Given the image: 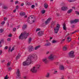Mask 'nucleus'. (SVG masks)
<instances>
[{
  "label": "nucleus",
  "instance_id": "obj_1",
  "mask_svg": "<svg viewBox=\"0 0 79 79\" xmlns=\"http://www.w3.org/2000/svg\"><path fill=\"white\" fill-rule=\"evenodd\" d=\"M40 64H36L32 67L31 71L32 73H37V70H39L40 69Z\"/></svg>",
  "mask_w": 79,
  "mask_h": 79
},
{
  "label": "nucleus",
  "instance_id": "obj_2",
  "mask_svg": "<svg viewBox=\"0 0 79 79\" xmlns=\"http://www.w3.org/2000/svg\"><path fill=\"white\" fill-rule=\"evenodd\" d=\"M28 35L29 34L27 33L26 31H24V32H22L19 36V40L21 39V40H23L24 39H27Z\"/></svg>",
  "mask_w": 79,
  "mask_h": 79
},
{
  "label": "nucleus",
  "instance_id": "obj_3",
  "mask_svg": "<svg viewBox=\"0 0 79 79\" xmlns=\"http://www.w3.org/2000/svg\"><path fill=\"white\" fill-rule=\"evenodd\" d=\"M35 18H33V16L31 15L27 19V22L30 24H32L35 22Z\"/></svg>",
  "mask_w": 79,
  "mask_h": 79
},
{
  "label": "nucleus",
  "instance_id": "obj_4",
  "mask_svg": "<svg viewBox=\"0 0 79 79\" xmlns=\"http://www.w3.org/2000/svg\"><path fill=\"white\" fill-rule=\"evenodd\" d=\"M60 27V25L59 24H57L56 27L54 28V32L55 33H58Z\"/></svg>",
  "mask_w": 79,
  "mask_h": 79
},
{
  "label": "nucleus",
  "instance_id": "obj_5",
  "mask_svg": "<svg viewBox=\"0 0 79 79\" xmlns=\"http://www.w3.org/2000/svg\"><path fill=\"white\" fill-rule=\"evenodd\" d=\"M16 74L17 76L16 77L17 79H20L21 78V77H20V72L19 70V69H18L16 73Z\"/></svg>",
  "mask_w": 79,
  "mask_h": 79
},
{
  "label": "nucleus",
  "instance_id": "obj_6",
  "mask_svg": "<svg viewBox=\"0 0 79 79\" xmlns=\"http://www.w3.org/2000/svg\"><path fill=\"white\" fill-rule=\"evenodd\" d=\"M26 61L27 62V63H28V64H30L31 63V62H32V59L31 58V57L29 56L28 57V59Z\"/></svg>",
  "mask_w": 79,
  "mask_h": 79
},
{
  "label": "nucleus",
  "instance_id": "obj_7",
  "mask_svg": "<svg viewBox=\"0 0 79 79\" xmlns=\"http://www.w3.org/2000/svg\"><path fill=\"white\" fill-rule=\"evenodd\" d=\"M29 56L31 57V58L32 59L33 58L35 60H36L37 59V56L36 54H34L32 56Z\"/></svg>",
  "mask_w": 79,
  "mask_h": 79
},
{
  "label": "nucleus",
  "instance_id": "obj_8",
  "mask_svg": "<svg viewBox=\"0 0 79 79\" xmlns=\"http://www.w3.org/2000/svg\"><path fill=\"white\" fill-rule=\"evenodd\" d=\"M69 56L70 58H73L74 57V52L71 51L69 54Z\"/></svg>",
  "mask_w": 79,
  "mask_h": 79
},
{
  "label": "nucleus",
  "instance_id": "obj_9",
  "mask_svg": "<svg viewBox=\"0 0 79 79\" xmlns=\"http://www.w3.org/2000/svg\"><path fill=\"white\" fill-rule=\"evenodd\" d=\"M54 57H55L54 55L53 54H51L49 56L48 58L49 60H54Z\"/></svg>",
  "mask_w": 79,
  "mask_h": 79
},
{
  "label": "nucleus",
  "instance_id": "obj_10",
  "mask_svg": "<svg viewBox=\"0 0 79 79\" xmlns=\"http://www.w3.org/2000/svg\"><path fill=\"white\" fill-rule=\"evenodd\" d=\"M34 47L32 46L29 47L28 48L29 52H32V51H34Z\"/></svg>",
  "mask_w": 79,
  "mask_h": 79
},
{
  "label": "nucleus",
  "instance_id": "obj_11",
  "mask_svg": "<svg viewBox=\"0 0 79 79\" xmlns=\"http://www.w3.org/2000/svg\"><path fill=\"white\" fill-rule=\"evenodd\" d=\"M44 31H40L38 33V34L39 36H42L44 34Z\"/></svg>",
  "mask_w": 79,
  "mask_h": 79
},
{
  "label": "nucleus",
  "instance_id": "obj_12",
  "mask_svg": "<svg viewBox=\"0 0 79 79\" xmlns=\"http://www.w3.org/2000/svg\"><path fill=\"white\" fill-rule=\"evenodd\" d=\"M68 9V8L67 6H63L61 8V10L62 11H66Z\"/></svg>",
  "mask_w": 79,
  "mask_h": 79
},
{
  "label": "nucleus",
  "instance_id": "obj_13",
  "mask_svg": "<svg viewBox=\"0 0 79 79\" xmlns=\"http://www.w3.org/2000/svg\"><path fill=\"white\" fill-rule=\"evenodd\" d=\"M43 61L44 63H45V64H47L48 63V60H47V58H45L43 59Z\"/></svg>",
  "mask_w": 79,
  "mask_h": 79
},
{
  "label": "nucleus",
  "instance_id": "obj_14",
  "mask_svg": "<svg viewBox=\"0 0 79 79\" xmlns=\"http://www.w3.org/2000/svg\"><path fill=\"white\" fill-rule=\"evenodd\" d=\"M40 47V45H39L38 46H35L34 48V50H37Z\"/></svg>",
  "mask_w": 79,
  "mask_h": 79
},
{
  "label": "nucleus",
  "instance_id": "obj_15",
  "mask_svg": "<svg viewBox=\"0 0 79 79\" xmlns=\"http://www.w3.org/2000/svg\"><path fill=\"white\" fill-rule=\"evenodd\" d=\"M51 20V18H48L47 20L45 22L46 24H48V23H50V21Z\"/></svg>",
  "mask_w": 79,
  "mask_h": 79
},
{
  "label": "nucleus",
  "instance_id": "obj_16",
  "mask_svg": "<svg viewBox=\"0 0 79 79\" xmlns=\"http://www.w3.org/2000/svg\"><path fill=\"white\" fill-rule=\"evenodd\" d=\"M59 69L60 70H63L64 69V66L62 65H61L59 67Z\"/></svg>",
  "mask_w": 79,
  "mask_h": 79
},
{
  "label": "nucleus",
  "instance_id": "obj_17",
  "mask_svg": "<svg viewBox=\"0 0 79 79\" xmlns=\"http://www.w3.org/2000/svg\"><path fill=\"white\" fill-rule=\"evenodd\" d=\"M71 38L70 37H68L67 38V42H71Z\"/></svg>",
  "mask_w": 79,
  "mask_h": 79
},
{
  "label": "nucleus",
  "instance_id": "obj_18",
  "mask_svg": "<svg viewBox=\"0 0 79 79\" xmlns=\"http://www.w3.org/2000/svg\"><path fill=\"white\" fill-rule=\"evenodd\" d=\"M28 65L29 64L27 63V62L26 60V61H24L23 63V66H26V65Z\"/></svg>",
  "mask_w": 79,
  "mask_h": 79
},
{
  "label": "nucleus",
  "instance_id": "obj_19",
  "mask_svg": "<svg viewBox=\"0 0 79 79\" xmlns=\"http://www.w3.org/2000/svg\"><path fill=\"white\" fill-rule=\"evenodd\" d=\"M20 56H21V55L20 54H19L17 55V56L16 57V60H17L18 59H19V58H20Z\"/></svg>",
  "mask_w": 79,
  "mask_h": 79
},
{
  "label": "nucleus",
  "instance_id": "obj_20",
  "mask_svg": "<svg viewBox=\"0 0 79 79\" xmlns=\"http://www.w3.org/2000/svg\"><path fill=\"white\" fill-rule=\"evenodd\" d=\"M63 29L64 30H66V24L65 23H64L63 24Z\"/></svg>",
  "mask_w": 79,
  "mask_h": 79
},
{
  "label": "nucleus",
  "instance_id": "obj_21",
  "mask_svg": "<svg viewBox=\"0 0 79 79\" xmlns=\"http://www.w3.org/2000/svg\"><path fill=\"white\" fill-rule=\"evenodd\" d=\"M50 43H47V44H45L44 45V46H50Z\"/></svg>",
  "mask_w": 79,
  "mask_h": 79
},
{
  "label": "nucleus",
  "instance_id": "obj_22",
  "mask_svg": "<svg viewBox=\"0 0 79 79\" xmlns=\"http://www.w3.org/2000/svg\"><path fill=\"white\" fill-rule=\"evenodd\" d=\"M55 25V22H52V23L51 24V27L52 28V27H53V26Z\"/></svg>",
  "mask_w": 79,
  "mask_h": 79
},
{
  "label": "nucleus",
  "instance_id": "obj_23",
  "mask_svg": "<svg viewBox=\"0 0 79 79\" xmlns=\"http://www.w3.org/2000/svg\"><path fill=\"white\" fill-rule=\"evenodd\" d=\"M31 41H32V38H29L28 39V43L30 44L31 42Z\"/></svg>",
  "mask_w": 79,
  "mask_h": 79
},
{
  "label": "nucleus",
  "instance_id": "obj_24",
  "mask_svg": "<svg viewBox=\"0 0 79 79\" xmlns=\"http://www.w3.org/2000/svg\"><path fill=\"white\" fill-rule=\"evenodd\" d=\"M72 11H73V9H70L69 10L67 11V13H68L69 14L70 13H71V12H72Z\"/></svg>",
  "mask_w": 79,
  "mask_h": 79
},
{
  "label": "nucleus",
  "instance_id": "obj_25",
  "mask_svg": "<svg viewBox=\"0 0 79 79\" xmlns=\"http://www.w3.org/2000/svg\"><path fill=\"white\" fill-rule=\"evenodd\" d=\"M22 28L23 29H26V27H27V25H24L22 26Z\"/></svg>",
  "mask_w": 79,
  "mask_h": 79
},
{
  "label": "nucleus",
  "instance_id": "obj_26",
  "mask_svg": "<svg viewBox=\"0 0 79 79\" xmlns=\"http://www.w3.org/2000/svg\"><path fill=\"white\" fill-rule=\"evenodd\" d=\"M66 50H67V48H66V46H64L63 47V50H64V51H66Z\"/></svg>",
  "mask_w": 79,
  "mask_h": 79
},
{
  "label": "nucleus",
  "instance_id": "obj_27",
  "mask_svg": "<svg viewBox=\"0 0 79 79\" xmlns=\"http://www.w3.org/2000/svg\"><path fill=\"white\" fill-rule=\"evenodd\" d=\"M20 16H24L25 15V13L24 12H22L20 13Z\"/></svg>",
  "mask_w": 79,
  "mask_h": 79
},
{
  "label": "nucleus",
  "instance_id": "obj_28",
  "mask_svg": "<svg viewBox=\"0 0 79 79\" xmlns=\"http://www.w3.org/2000/svg\"><path fill=\"white\" fill-rule=\"evenodd\" d=\"M49 76H50V73H48L46 76V77H49Z\"/></svg>",
  "mask_w": 79,
  "mask_h": 79
},
{
  "label": "nucleus",
  "instance_id": "obj_29",
  "mask_svg": "<svg viewBox=\"0 0 79 79\" xmlns=\"http://www.w3.org/2000/svg\"><path fill=\"white\" fill-rule=\"evenodd\" d=\"M44 6L45 8H47L48 7V5L47 4H45L44 5Z\"/></svg>",
  "mask_w": 79,
  "mask_h": 79
},
{
  "label": "nucleus",
  "instance_id": "obj_30",
  "mask_svg": "<svg viewBox=\"0 0 79 79\" xmlns=\"http://www.w3.org/2000/svg\"><path fill=\"white\" fill-rule=\"evenodd\" d=\"M75 23H77V22H79V19H76L74 20Z\"/></svg>",
  "mask_w": 79,
  "mask_h": 79
},
{
  "label": "nucleus",
  "instance_id": "obj_31",
  "mask_svg": "<svg viewBox=\"0 0 79 79\" xmlns=\"http://www.w3.org/2000/svg\"><path fill=\"white\" fill-rule=\"evenodd\" d=\"M41 13L42 14H44L45 13V10H43L41 11Z\"/></svg>",
  "mask_w": 79,
  "mask_h": 79
},
{
  "label": "nucleus",
  "instance_id": "obj_32",
  "mask_svg": "<svg viewBox=\"0 0 79 79\" xmlns=\"http://www.w3.org/2000/svg\"><path fill=\"white\" fill-rule=\"evenodd\" d=\"M68 2H74L76 0H67Z\"/></svg>",
  "mask_w": 79,
  "mask_h": 79
},
{
  "label": "nucleus",
  "instance_id": "obj_33",
  "mask_svg": "<svg viewBox=\"0 0 79 79\" xmlns=\"http://www.w3.org/2000/svg\"><path fill=\"white\" fill-rule=\"evenodd\" d=\"M0 42L1 43H3L4 42V40H3V39L1 40Z\"/></svg>",
  "mask_w": 79,
  "mask_h": 79
},
{
  "label": "nucleus",
  "instance_id": "obj_34",
  "mask_svg": "<svg viewBox=\"0 0 79 79\" xmlns=\"http://www.w3.org/2000/svg\"><path fill=\"white\" fill-rule=\"evenodd\" d=\"M73 23H75V21L74 20H72L71 21V24H73Z\"/></svg>",
  "mask_w": 79,
  "mask_h": 79
},
{
  "label": "nucleus",
  "instance_id": "obj_35",
  "mask_svg": "<svg viewBox=\"0 0 79 79\" xmlns=\"http://www.w3.org/2000/svg\"><path fill=\"white\" fill-rule=\"evenodd\" d=\"M52 43H53V44H55V43H56V40H53L52 42Z\"/></svg>",
  "mask_w": 79,
  "mask_h": 79
},
{
  "label": "nucleus",
  "instance_id": "obj_36",
  "mask_svg": "<svg viewBox=\"0 0 79 79\" xmlns=\"http://www.w3.org/2000/svg\"><path fill=\"white\" fill-rule=\"evenodd\" d=\"M3 8L4 9H5L6 10L8 8V7L6 6H4Z\"/></svg>",
  "mask_w": 79,
  "mask_h": 79
},
{
  "label": "nucleus",
  "instance_id": "obj_37",
  "mask_svg": "<svg viewBox=\"0 0 79 79\" xmlns=\"http://www.w3.org/2000/svg\"><path fill=\"white\" fill-rule=\"evenodd\" d=\"M8 75H6V76L4 77V79H8L9 77H7Z\"/></svg>",
  "mask_w": 79,
  "mask_h": 79
},
{
  "label": "nucleus",
  "instance_id": "obj_38",
  "mask_svg": "<svg viewBox=\"0 0 79 79\" xmlns=\"http://www.w3.org/2000/svg\"><path fill=\"white\" fill-rule=\"evenodd\" d=\"M65 40V39H63L61 42V44H63L64 42V41Z\"/></svg>",
  "mask_w": 79,
  "mask_h": 79
},
{
  "label": "nucleus",
  "instance_id": "obj_39",
  "mask_svg": "<svg viewBox=\"0 0 79 79\" xmlns=\"http://www.w3.org/2000/svg\"><path fill=\"white\" fill-rule=\"evenodd\" d=\"M40 31V28H37L36 29V31L37 32V31Z\"/></svg>",
  "mask_w": 79,
  "mask_h": 79
},
{
  "label": "nucleus",
  "instance_id": "obj_40",
  "mask_svg": "<svg viewBox=\"0 0 79 79\" xmlns=\"http://www.w3.org/2000/svg\"><path fill=\"white\" fill-rule=\"evenodd\" d=\"M75 14H77V15H79V12L76 11H75Z\"/></svg>",
  "mask_w": 79,
  "mask_h": 79
},
{
  "label": "nucleus",
  "instance_id": "obj_41",
  "mask_svg": "<svg viewBox=\"0 0 79 79\" xmlns=\"http://www.w3.org/2000/svg\"><path fill=\"white\" fill-rule=\"evenodd\" d=\"M14 50H15V48H14V47H13L11 50H10V52H13V51Z\"/></svg>",
  "mask_w": 79,
  "mask_h": 79
},
{
  "label": "nucleus",
  "instance_id": "obj_42",
  "mask_svg": "<svg viewBox=\"0 0 79 79\" xmlns=\"http://www.w3.org/2000/svg\"><path fill=\"white\" fill-rule=\"evenodd\" d=\"M3 29H0V32L1 33L3 32Z\"/></svg>",
  "mask_w": 79,
  "mask_h": 79
},
{
  "label": "nucleus",
  "instance_id": "obj_43",
  "mask_svg": "<svg viewBox=\"0 0 79 79\" xmlns=\"http://www.w3.org/2000/svg\"><path fill=\"white\" fill-rule=\"evenodd\" d=\"M10 63H11L10 62H8V63H7V66H10Z\"/></svg>",
  "mask_w": 79,
  "mask_h": 79
},
{
  "label": "nucleus",
  "instance_id": "obj_44",
  "mask_svg": "<svg viewBox=\"0 0 79 79\" xmlns=\"http://www.w3.org/2000/svg\"><path fill=\"white\" fill-rule=\"evenodd\" d=\"M77 31H74L73 32H72L71 33V34H74V33H76V32H77Z\"/></svg>",
  "mask_w": 79,
  "mask_h": 79
},
{
  "label": "nucleus",
  "instance_id": "obj_45",
  "mask_svg": "<svg viewBox=\"0 0 79 79\" xmlns=\"http://www.w3.org/2000/svg\"><path fill=\"white\" fill-rule=\"evenodd\" d=\"M19 8V6H16V9H17V10H18Z\"/></svg>",
  "mask_w": 79,
  "mask_h": 79
},
{
  "label": "nucleus",
  "instance_id": "obj_46",
  "mask_svg": "<svg viewBox=\"0 0 79 79\" xmlns=\"http://www.w3.org/2000/svg\"><path fill=\"white\" fill-rule=\"evenodd\" d=\"M31 7L32 8H33L35 7V6H34V5H32L31 6Z\"/></svg>",
  "mask_w": 79,
  "mask_h": 79
},
{
  "label": "nucleus",
  "instance_id": "obj_47",
  "mask_svg": "<svg viewBox=\"0 0 79 79\" xmlns=\"http://www.w3.org/2000/svg\"><path fill=\"white\" fill-rule=\"evenodd\" d=\"M11 68L9 67L8 69V71H11Z\"/></svg>",
  "mask_w": 79,
  "mask_h": 79
},
{
  "label": "nucleus",
  "instance_id": "obj_48",
  "mask_svg": "<svg viewBox=\"0 0 79 79\" xmlns=\"http://www.w3.org/2000/svg\"><path fill=\"white\" fill-rule=\"evenodd\" d=\"M57 72H58L57 71L55 70L54 71V74H56V73H57Z\"/></svg>",
  "mask_w": 79,
  "mask_h": 79
},
{
  "label": "nucleus",
  "instance_id": "obj_49",
  "mask_svg": "<svg viewBox=\"0 0 79 79\" xmlns=\"http://www.w3.org/2000/svg\"><path fill=\"white\" fill-rule=\"evenodd\" d=\"M19 2H18V1H16L15 2V4H17V3H18Z\"/></svg>",
  "mask_w": 79,
  "mask_h": 79
},
{
  "label": "nucleus",
  "instance_id": "obj_50",
  "mask_svg": "<svg viewBox=\"0 0 79 79\" xmlns=\"http://www.w3.org/2000/svg\"><path fill=\"white\" fill-rule=\"evenodd\" d=\"M11 51V47H9V52H10Z\"/></svg>",
  "mask_w": 79,
  "mask_h": 79
},
{
  "label": "nucleus",
  "instance_id": "obj_51",
  "mask_svg": "<svg viewBox=\"0 0 79 79\" xmlns=\"http://www.w3.org/2000/svg\"><path fill=\"white\" fill-rule=\"evenodd\" d=\"M10 40H11V39L10 38H8L7 39V41H10Z\"/></svg>",
  "mask_w": 79,
  "mask_h": 79
},
{
  "label": "nucleus",
  "instance_id": "obj_52",
  "mask_svg": "<svg viewBox=\"0 0 79 79\" xmlns=\"http://www.w3.org/2000/svg\"><path fill=\"white\" fill-rule=\"evenodd\" d=\"M5 22L3 21L1 23V24H5Z\"/></svg>",
  "mask_w": 79,
  "mask_h": 79
},
{
  "label": "nucleus",
  "instance_id": "obj_53",
  "mask_svg": "<svg viewBox=\"0 0 79 79\" xmlns=\"http://www.w3.org/2000/svg\"><path fill=\"white\" fill-rule=\"evenodd\" d=\"M6 19H7V18H6L5 17L4 18V21H6Z\"/></svg>",
  "mask_w": 79,
  "mask_h": 79
},
{
  "label": "nucleus",
  "instance_id": "obj_54",
  "mask_svg": "<svg viewBox=\"0 0 79 79\" xmlns=\"http://www.w3.org/2000/svg\"><path fill=\"white\" fill-rule=\"evenodd\" d=\"M16 29L15 28H14L13 29V31H16Z\"/></svg>",
  "mask_w": 79,
  "mask_h": 79
},
{
  "label": "nucleus",
  "instance_id": "obj_55",
  "mask_svg": "<svg viewBox=\"0 0 79 79\" xmlns=\"http://www.w3.org/2000/svg\"><path fill=\"white\" fill-rule=\"evenodd\" d=\"M16 9H15L14 10V13H16Z\"/></svg>",
  "mask_w": 79,
  "mask_h": 79
},
{
  "label": "nucleus",
  "instance_id": "obj_56",
  "mask_svg": "<svg viewBox=\"0 0 79 79\" xmlns=\"http://www.w3.org/2000/svg\"><path fill=\"white\" fill-rule=\"evenodd\" d=\"M2 53V50H1L0 51V55H1V54Z\"/></svg>",
  "mask_w": 79,
  "mask_h": 79
},
{
  "label": "nucleus",
  "instance_id": "obj_57",
  "mask_svg": "<svg viewBox=\"0 0 79 79\" xmlns=\"http://www.w3.org/2000/svg\"><path fill=\"white\" fill-rule=\"evenodd\" d=\"M23 78L24 79H26V78H27V77L26 76H24Z\"/></svg>",
  "mask_w": 79,
  "mask_h": 79
},
{
  "label": "nucleus",
  "instance_id": "obj_58",
  "mask_svg": "<svg viewBox=\"0 0 79 79\" xmlns=\"http://www.w3.org/2000/svg\"><path fill=\"white\" fill-rule=\"evenodd\" d=\"M23 5H24V3H22L21 4V6H23Z\"/></svg>",
  "mask_w": 79,
  "mask_h": 79
},
{
  "label": "nucleus",
  "instance_id": "obj_59",
  "mask_svg": "<svg viewBox=\"0 0 79 79\" xmlns=\"http://www.w3.org/2000/svg\"><path fill=\"white\" fill-rule=\"evenodd\" d=\"M11 34H10L8 36L9 37H11Z\"/></svg>",
  "mask_w": 79,
  "mask_h": 79
},
{
  "label": "nucleus",
  "instance_id": "obj_60",
  "mask_svg": "<svg viewBox=\"0 0 79 79\" xmlns=\"http://www.w3.org/2000/svg\"><path fill=\"white\" fill-rule=\"evenodd\" d=\"M7 48H8V47L7 46H6L5 48V49H7Z\"/></svg>",
  "mask_w": 79,
  "mask_h": 79
},
{
  "label": "nucleus",
  "instance_id": "obj_61",
  "mask_svg": "<svg viewBox=\"0 0 79 79\" xmlns=\"http://www.w3.org/2000/svg\"><path fill=\"white\" fill-rule=\"evenodd\" d=\"M49 53V52L47 51V52H46V54H48Z\"/></svg>",
  "mask_w": 79,
  "mask_h": 79
},
{
  "label": "nucleus",
  "instance_id": "obj_62",
  "mask_svg": "<svg viewBox=\"0 0 79 79\" xmlns=\"http://www.w3.org/2000/svg\"><path fill=\"white\" fill-rule=\"evenodd\" d=\"M72 8H73V9H75V7H73Z\"/></svg>",
  "mask_w": 79,
  "mask_h": 79
},
{
  "label": "nucleus",
  "instance_id": "obj_63",
  "mask_svg": "<svg viewBox=\"0 0 79 79\" xmlns=\"http://www.w3.org/2000/svg\"><path fill=\"white\" fill-rule=\"evenodd\" d=\"M24 18H27V15H26V16H24Z\"/></svg>",
  "mask_w": 79,
  "mask_h": 79
},
{
  "label": "nucleus",
  "instance_id": "obj_64",
  "mask_svg": "<svg viewBox=\"0 0 79 79\" xmlns=\"http://www.w3.org/2000/svg\"><path fill=\"white\" fill-rule=\"evenodd\" d=\"M66 62H67V63H68V60H67Z\"/></svg>",
  "mask_w": 79,
  "mask_h": 79
}]
</instances>
